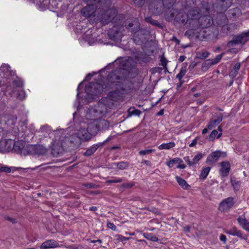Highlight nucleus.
I'll return each mask as SVG.
<instances>
[{"instance_id": "32", "label": "nucleus", "mask_w": 249, "mask_h": 249, "mask_svg": "<svg viewBox=\"0 0 249 249\" xmlns=\"http://www.w3.org/2000/svg\"><path fill=\"white\" fill-rule=\"evenodd\" d=\"M153 152H154V149H145V150H142L140 151L139 152V154L140 155H144L149 154L151 153H153Z\"/></svg>"}, {"instance_id": "29", "label": "nucleus", "mask_w": 249, "mask_h": 249, "mask_svg": "<svg viewBox=\"0 0 249 249\" xmlns=\"http://www.w3.org/2000/svg\"><path fill=\"white\" fill-rule=\"evenodd\" d=\"M209 55V53L207 51L200 52L197 53L196 56L198 58L204 59L207 57Z\"/></svg>"}, {"instance_id": "8", "label": "nucleus", "mask_w": 249, "mask_h": 249, "mask_svg": "<svg viewBox=\"0 0 249 249\" xmlns=\"http://www.w3.org/2000/svg\"><path fill=\"white\" fill-rule=\"evenodd\" d=\"M233 198L231 197H228L220 202L219 209L220 211H224L230 209L233 205Z\"/></svg>"}, {"instance_id": "40", "label": "nucleus", "mask_w": 249, "mask_h": 249, "mask_svg": "<svg viewBox=\"0 0 249 249\" xmlns=\"http://www.w3.org/2000/svg\"><path fill=\"white\" fill-rule=\"evenodd\" d=\"M107 226L108 228L114 231H116L117 229L116 226L113 223H107Z\"/></svg>"}, {"instance_id": "57", "label": "nucleus", "mask_w": 249, "mask_h": 249, "mask_svg": "<svg viewBox=\"0 0 249 249\" xmlns=\"http://www.w3.org/2000/svg\"><path fill=\"white\" fill-rule=\"evenodd\" d=\"M133 24L132 23H130L128 24V26L126 27L127 28L132 27L133 26Z\"/></svg>"}, {"instance_id": "55", "label": "nucleus", "mask_w": 249, "mask_h": 249, "mask_svg": "<svg viewBox=\"0 0 249 249\" xmlns=\"http://www.w3.org/2000/svg\"><path fill=\"white\" fill-rule=\"evenodd\" d=\"M173 40H175L177 42V43L178 44H179V40L176 37H173Z\"/></svg>"}, {"instance_id": "3", "label": "nucleus", "mask_w": 249, "mask_h": 249, "mask_svg": "<svg viewBox=\"0 0 249 249\" xmlns=\"http://www.w3.org/2000/svg\"><path fill=\"white\" fill-rule=\"evenodd\" d=\"M105 111L102 109V107L98 106L96 107L89 108L87 111L86 118L87 120H93L92 126H97V122L98 118H100Z\"/></svg>"}, {"instance_id": "62", "label": "nucleus", "mask_w": 249, "mask_h": 249, "mask_svg": "<svg viewBox=\"0 0 249 249\" xmlns=\"http://www.w3.org/2000/svg\"><path fill=\"white\" fill-rule=\"evenodd\" d=\"M143 162H144L145 164H148V162H149V161L145 160Z\"/></svg>"}, {"instance_id": "12", "label": "nucleus", "mask_w": 249, "mask_h": 249, "mask_svg": "<svg viewBox=\"0 0 249 249\" xmlns=\"http://www.w3.org/2000/svg\"><path fill=\"white\" fill-rule=\"evenodd\" d=\"M202 158V154L201 153H198L196 155L192 160L190 159L189 157H185L183 159L186 162L189 166H193L196 164L199 160Z\"/></svg>"}, {"instance_id": "5", "label": "nucleus", "mask_w": 249, "mask_h": 249, "mask_svg": "<svg viewBox=\"0 0 249 249\" xmlns=\"http://www.w3.org/2000/svg\"><path fill=\"white\" fill-rule=\"evenodd\" d=\"M63 138H55L52 145V153L54 156H58L64 150L63 145Z\"/></svg>"}, {"instance_id": "18", "label": "nucleus", "mask_w": 249, "mask_h": 249, "mask_svg": "<svg viewBox=\"0 0 249 249\" xmlns=\"http://www.w3.org/2000/svg\"><path fill=\"white\" fill-rule=\"evenodd\" d=\"M226 233L233 235L242 238H244L242 236L243 233L241 231L238 230L237 228L235 227H233L230 230H227L225 231Z\"/></svg>"}, {"instance_id": "50", "label": "nucleus", "mask_w": 249, "mask_h": 249, "mask_svg": "<svg viewBox=\"0 0 249 249\" xmlns=\"http://www.w3.org/2000/svg\"><path fill=\"white\" fill-rule=\"evenodd\" d=\"M185 56L181 55L179 56L178 60L180 62H183L185 59Z\"/></svg>"}, {"instance_id": "54", "label": "nucleus", "mask_w": 249, "mask_h": 249, "mask_svg": "<svg viewBox=\"0 0 249 249\" xmlns=\"http://www.w3.org/2000/svg\"><path fill=\"white\" fill-rule=\"evenodd\" d=\"M146 19V21H147L148 22H150L151 23V24H155V22H152L150 20V18H147Z\"/></svg>"}, {"instance_id": "42", "label": "nucleus", "mask_w": 249, "mask_h": 249, "mask_svg": "<svg viewBox=\"0 0 249 249\" xmlns=\"http://www.w3.org/2000/svg\"><path fill=\"white\" fill-rule=\"evenodd\" d=\"M220 240L223 242L224 243H225L227 240L226 236L224 234H221L220 235Z\"/></svg>"}, {"instance_id": "51", "label": "nucleus", "mask_w": 249, "mask_h": 249, "mask_svg": "<svg viewBox=\"0 0 249 249\" xmlns=\"http://www.w3.org/2000/svg\"><path fill=\"white\" fill-rule=\"evenodd\" d=\"M99 122L100 123V124H107V122L104 120H100L99 121Z\"/></svg>"}, {"instance_id": "19", "label": "nucleus", "mask_w": 249, "mask_h": 249, "mask_svg": "<svg viewBox=\"0 0 249 249\" xmlns=\"http://www.w3.org/2000/svg\"><path fill=\"white\" fill-rule=\"evenodd\" d=\"M218 130L220 131V133H218V131L217 130H213L209 135V141H213L216 137L218 139L221 137L222 135V129L220 126H219L218 128Z\"/></svg>"}, {"instance_id": "46", "label": "nucleus", "mask_w": 249, "mask_h": 249, "mask_svg": "<svg viewBox=\"0 0 249 249\" xmlns=\"http://www.w3.org/2000/svg\"><path fill=\"white\" fill-rule=\"evenodd\" d=\"M83 186L88 188H92L94 187V185L92 183H86L84 184Z\"/></svg>"}, {"instance_id": "1", "label": "nucleus", "mask_w": 249, "mask_h": 249, "mask_svg": "<svg viewBox=\"0 0 249 249\" xmlns=\"http://www.w3.org/2000/svg\"><path fill=\"white\" fill-rule=\"evenodd\" d=\"M94 4H89L84 7L81 11V14L85 17H89L91 16L97 17L98 19L103 24H107L111 21L116 16L117 11L115 9L98 8Z\"/></svg>"}, {"instance_id": "6", "label": "nucleus", "mask_w": 249, "mask_h": 249, "mask_svg": "<svg viewBox=\"0 0 249 249\" xmlns=\"http://www.w3.org/2000/svg\"><path fill=\"white\" fill-rule=\"evenodd\" d=\"M249 39V31L234 37L232 40L228 43V46L229 47H231L237 44H244Z\"/></svg>"}, {"instance_id": "31", "label": "nucleus", "mask_w": 249, "mask_h": 249, "mask_svg": "<svg viewBox=\"0 0 249 249\" xmlns=\"http://www.w3.org/2000/svg\"><path fill=\"white\" fill-rule=\"evenodd\" d=\"M13 85L15 87H22L23 86V82L22 80L20 79H15L13 81Z\"/></svg>"}, {"instance_id": "28", "label": "nucleus", "mask_w": 249, "mask_h": 249, "mask_svg": "<svg viewBox=\"0 0 249 249\" xmlns=\"http://www.w3.org/2000/svg\"><path fill=\"white\" fill-rule=\"evenodd\" d=\"M181 159L178 158H174L166 162V165L169 167L172 168L175 164H178V162H180Z\"/></svg>"}, {"instance_id": "30", "label": "nucleus", "mask_w": 249, "mask_h": 249, "mask_svg": "<svg viewBox=\"0 0 249 249\" xmlns=\"http://www.w3.org/2000/svg\"><path fill=\"white\" fill-rule=\"evenodd\" d=\"M114 77H115V79H118V76L116 75V71L111 72L108 76L109 81L112 83L116 82L114 81Z\"/></svg>"}, {"instance_id": "36", "label": "nucleus", "mask_w": 249, "mask_h": 249, "mask_svg": "<svg viewBox=\"0 0 249 249\" xmlns=\"http://www.w3.org/2000/svg\"><path fill=\"white\" fill-rule=\"evenodd\" d=\"M130 239L129 237H124L121 235H119L117 238V240L124 243L126 241Z\"/></svg>"}, {"instance_id": "27", "label": "nucleus", "mask_w": 249, "mask_h": 249, "mask_svg": "<svg viewBox=\"0 0 249 249\" xmlns=\"http://www.w3.org/2000/svg\"><path fill=\"white\" fill-rule=\"evenodd\" d=\"M210 170L211 168L209 167L203 168L201 171L200 178H202V179H205L208 175Z\"/></svg>"}, {"instance_id": "38", "label": "nucleus", "mask_w": 249, "mask_h": 249, "mask_svg": "<svg viewBox=\"0 0 249 249\" xmlns=\"http://www.w3.org/2000/svg\"><path fill=\"white\" fill-rule=\"evenodd\" d=\"M10 69V66L7 64H3L1 67V70L3 71H8Z\"/></svg>"}, {"instance_id": "56", "label": "nucleus", "mask_w": 249, "mask_h": 249, "mask_svg": "<svg viewBox=\"0 0 249 249\" xmlns=\"http://www.w3.org/2000/svg\"><path fill=\"white\" fill-rule=\"evenodd\" d=\"M163 113V110H160L158 113V115H162Z\"/></svg>"}, {"instance_id": "23", "label": "nucleus", "mask_w": 249, "mask_h": 249, "mask_svg": "<svg viewBox=\"0 0 249 249\" xmlns=\"http://www.w3.org/2000/svg\"><path fill=\"white\" fill-rule=\"evenodd\" d=\"M175 146L174 142H169L168 143H163L158 146L160 150H169Z\"/></svg>"}, {"instance_id": "4", "label": "nucleus", "mask_w": 249, "mask_h": 249, "mask_svg": "<svg viewBox=\"0 0 249 249\" xmlns=\"http://www.w3.org/2000/svg\"><path fill=\"white\" fill-rule=\"evenodd\" d=\"M100 126H92V124L88 125L87 129L81 128L76 133L77 138L81 141L89 140L91 138V133L96 132L100 128Z\"/></svg>"}, {"instance_id": "63", "label": "nucleus", "mask_w": 249, "mask_h": 249, "mask_svg": "<svg viewBox=\"0 0 249 249\" xmlns=\"http://www.w3.org/2000/svg\"><path fill=\"white\" fill-rule=\"evenodd\" d=\"M90 242L92 243H95L97 242V241H96V240H91L90 241Z\"/></svg>"}, {"instance_id": "43", "label": "nucleus", "mask_w": 249, "mask_h": 249, "mask_svg": "<svg viewBox=\"0 0 249 249\" xmlns=\"http://www.w3.org/2000/svg\"><path fill=\"white\" fill-rule=\"evenodd\" d=\"M160 61H161V65L163 67H165L167 65V62H166V59L164 57H162L161 58Z\"/></svg>"}, {"instance_id": "25", "label": "nucleus", "mask_w": 249, "mask_h": 249, "mask_svg": "<svg viewBox=\"0 0 249 249\" xmlns=\"http://www.w3.org/2000/svg\"><path fill=\"white\" fill-rule=\"evenodd\" d=\"M143 236L147 240L153 242H158L159 240L158 238L152 233H143Z\"/></svg>"}, {"instance_id": "26", "label": "nucleus", "mask_w": 249, "mask_h": 249, "mask_svg": "<svg viewBox=\"0 0 249 249\" xmlns=\"http://www.w3.org/2000/svg\"><path fill=\"white\" fill-rule=\"evenodd\" d=\"M240 68V63H236L232 70L230 72V75L233 77H234L236 76L237 74L238 73V72Z\"/></svg>"}, {"instance_id": "7", "label": "nucleus", "mask_w": 249, "mask_h": 249, "mask_svg": "<svg viewBox=\"0 0 249 249\" xmlns=\"http://www.w3.org/2000/svg\"><path fill=\"white\" fill-rule=\"evenodd\" d=\"M227 154L225 152L216 151L209 155L206 161L208 163H214L217 161L220 158H225Z\"/></svg>"}, {"instance_id": "9", "label": "nucleus", "mask_w": 249, "mask_h": 249, "mask_svg": "<svg viewBox=\"0 0 249 249\" xmlns=\"http://www.w3.org/2000/svg\"><path fill=\"white\" fill-rule=\"evenodd\" d=\"M6 144L12 145V150L16 152H20L24 147V142L21 141L13 142L11 140L5 142Z\"/></svg>"}, {"instance_id": "21", "label": "nucleus", "mask_w": 249, "mask_h": 249, "mask_svg": "<svg viewBox=\"0 0 249 249\" xmlns=\"http://www.w3.org/2000/svg\"><path fill=\"white\" fill-rule=\"evenodd\" d=\"M176 180L178 183L179 186L183 189H189L190 188V186L187 183V182L182 178L177 176L176 177Z\"/></svg>"}, {"instance_id": "41", "label": "nucleus", "mask_w": 249, "mask_h": 249, "mask_svg": "<svg viewBox=\"0 0 249 249\" xmlns=\"http://www.w3.org/2000/svg\"><path fill=\"white\" fill-rule=\"evenodd\" d=\"M131 113L133 115L139 116L141 114V111L138 109H134L133 111H131Z\"/></svg>"}, {"instance_id": "37", "label": "nucleus", "mask_w": 249, "mask_h": 249, "mask_svg": "<svg viewBox=\"0 0 249 249\" xmlns=\"http://www.w3.org/2000/svg\"><path fill=\"white\" fill-rule=\"evenodd\" d=\"M135 184L134 183L131 182V183H123L122 185V186L124 188H125L127 189L130 188L134 186Z\"/></svg>"}, {"instance_id": "39", "label": "nucleus", "mask_w": 249, "mask_h": 249, "mask_svg": "<svg viewBox=\"0 0 249 249\" xmlns=\"http://www.w3.org/2000/svg\"><path fill=\"white\" fill-rule=\"evenodd\" d=\"M185 165L183 163V161L181 159L180 162H178V165L177 166V168L179 169H184L185 168Z\"/></svg>"}, {"instance_id": "61", "label": "nucleus", "mask_w": 249, "mask_h": 249, "mask_svg": "<svg viewBox=\"0 0 249 249\" xmlns=\"http://www.w3.org/2000/svg\"><path fill=\"white\" fill-rule=\"evenodd\" d=\"M97 242H98L99 243H102V241L100 239H98V240H96Z\"/></svg>"}, {"instance_id": "24", "label": "nucleus", "mask_w": 249, "mask_h": 249, "mask_svg": "<svg viewBox=\"0 0 249 249\" xmlns=\"http://www.w3.org/2000/svg\"><path fill=\"white\" fill-rule=\"evenodd\" d=\"M129 164L126 162H120L118 163H114L112 164V168H115L117 167L120 170H124L128 167Z\"/></svg>"}, {"instance_id": "16", "label": "nucleus", "mask_w": 249, "mask_h": 249, "mask_svg": "<svg viewBox=\"0 0 249 249\" xmlns=\"http://www.w3.org/2000/svg\"><path fill=\"white\" fill-rule=\"evenodd\" d=\"M223 120V115L221 114L216 119H213L207 125L209 129H212L218 125Z\"/></svg>"}, {"instance_id": "52", "label": "nucleus", "mask_w": 249, "mask_h": 249, "mask_svg": "<svg viewBox=\"0 0 249 249\" xmlns=\"http://www.w3.org/2000/svg\"><path fill=\"white\" fill-rule=\"evenodd\" d=\"M208 129H209L208 128V127L205 128L204 129H203V130H202V134H205L207 133L208 132Z\"/></svg>"}, {"instance_id": "59", "label": "nucleus", "mask_w": 249, "mask_h": 249, "mask_svg": "<svg viewBox=\"0 0 249 249\" xmlns=\"http://www.w3.org/2000/svg\"><path fill=\"white\" fill-rule=\"evenodd\" d=\"M96 0H93V1L95 2ZM87 2H92V0H85Z\"/></svg>"}, {"instance_id": "64", "label": "nucleus", "mask_w": 249, "mask_h": 249, "mask_svg": "<svg viewBox=\"0 0 249 249\" xmlns=\"http://www.w3.org/2000/svg\"><path fill=\"white\" fill-rule=\"evenodd\" d=\"M112 39H115V36H113L112 37Z\"/></svg>"}, {"instance_id": "10", "label": "nucleus", "mask_w": 249, "mask_h": 249, "mask_svg": "<svg viewBox=\"0 0 249 249\" xmlns=\"http://www.w3.org/2000/svg\"><path fill=\"white\" fill-rule=\"evenodd\" d=\"M221 169H220V174L223 177H227L231 169V165L229 162L224 161L221 162Z\"/></svg>"}, {"instance_id": "22", "label": "nucleus", "mask_w": 249, "mask_h": 249, "mask_svg": "<svg viewBox=\"0 0 249 249\" xmlns=\"http://www.w3.org/2000/svg\"><path fill=\"white\" fill-rule=\"evenodd\" d=\"M186 72V66H183L180 70L179 72L177 74L176 77L179 80V85L183 83L182 78L185 75Z\"/></svg>"}, {"instance_id": "48", "label": "nucleus", "mask_w": 249, "mask_h": 249, "mask_svg": "<svg viewBox=\"0 0 249 249\" xmlns=\"http://www.w3.org/2000/svg\"><path fill=\"white\" fill-rule=\"evenodd\" d=\"M36 149H40L42 150V152L41 153H39V154H41L42 153H45L46 151L45 149L43 147H42V146H41L40 145L36 146Z\"/></svg>"}, {"instance_id": "33", "label": "nucleus", "mask_w": 249, "mask_h": 249, "mask_svg": "<svg viewBox=\"0 0 249 249\" xmlns=\"http://www.w3.org/2000/svg\"><path fill=\"white\" fill-rule=\"evenodd\" d=\"M231 183L234 188L236 190H238L240 186V182L236 181L235 180L231 179Z\"/></svg>"}, {"instance_id": "47", "label": "nucleus", "mask_w": 249, "mask_h": 249, "mask_svg": "<svg viewBox=\"0 0 249 249\" xmlns=\"http://www.w3.org/2000/svg\"><path fill=\"white\" fill-rule=\"evenodd\" d=\"M5 218L12 223H15L16 222V220L14 218H10L8 216L5 217Z\"/></svg>"}, {"instance_id": "15", "label": "nucleus", "mask_w": 249, "mask_h": 249, "mask_svg": "<svg viewBox=\"0 0 249 249\" xmlns=\"http://www.w3.org/2000/svg\"><path fill=\"white\" fill-rule=\"evenodd\" d=\"M58 245V243H57V242L55 241V240H50L46 241L45 242H43L41 244L40 248L43 249L53 248L57 247Z\"/></svg>"}, {"instance_id": "58", "label": "nucleus", "mask_w": 249, "mask_h": 249, "mask_svg": "<svg viewBox=\"0 0 249 249\" xmlns=\"http://www.w3.org/2000/svg\"><path fill=\"white\" fill-rule=\"evenodd\" d=\"M200 96V93H197L194 94V96L196 97H198Z\"/></svg>"}, {"instance_id": "13", "label": "nucleus", "mask_w": 249, "mask_h": 249, "mask_svg": "<svg viewBox=\"0 0 249 249\" xmlns=\"http://www.w3.org/2000/svg\"><path fill=\"white\" fill-rule=\"evenodd\" d=\"M107 142V140L103 142H99L92 145L85 152L84 155L89 156L92 155L98 148L104 145Z\"/></svg>"}, {"instance_id": "44", "label": "nucleus", "mask_w": 249, "mask_h": 249, "mask_svg": "<svg viewBox=\"0 0 249 249\" xmlns=\"http://www.w3.org/2000/svg\"><path fill=\"white\" fill-rule=\"evenodd\" d=\"M205 62H204L202 65V70H203L204 71L207 70L210 66H212V65H208V64L205 65Z\"/></svg>"}, {"instance_id": "49", "label": "nucleus", "mask_w": 249, "mask_h": 249, "mask_svg": "<svg viewBox=\"0 0 249 249\" xmlns=\"http://www.w3.org/2000/svg\"><path fill=\"white\" fill-rule=\"evenodd\" d=\"M197 141L196 139H194L193 142L189 144L190 147H193L195 146L196 144Z\"/></svg>"}, {"instance_id": "35", "label": "nucleus", "mask_w": 249, "mask_h": 249, "mask_svg": "<svg viewBox=\"0 0 249 249\" xmlns=\"http://www.w3.org/2000/svg\"><path fill=\"white\" fill-rule=\"evenodd\" d=\"M123 181V179L119 178L118 179H109L106 181V183L110 184L112 183H120Z\"/></svg>"}, {"instance_id": "11", "label": "nucleus", "mask_w": 249, "mask_h": 249, "mask_svg": "<svg viewBox=\"0 0 249 249\" xmlns=\"http://www.w3.org/2000/svg\"><path fill=\"white\" fill-rule=\"evenodd\" d=\"M88 88L94 89V91L92 92V94H98L103 90V87L97 83H90L88 87H86V90L87 92L89 91Z\"/></svg>"}, {"instance_id": "53", "label": "nucleus", "mask_w": 249, "mask_h": 249, "mask_svg": "<svg viewBox=\"0 0 249 249\" xmlns=\"http://www.w3.org/2000/svg\"><path fill=\"white\" fill-rule=\"evenodd\" d=\"M89 210L92 211H95L97 210V208L96 207H91L89 208Z\"/></svg>"}, {"instance_id": "14", "label": "nucleus", "mask_w": 249, "mask_h": 249, "mask_svg": "<svg viewBox=\"0 0 249 249\" xmlns=\"http://www.w3.org/2000/svg\"><path fill=\"white\" fill-rule=\"evenodd\" d=\"M122 93L120 90H116L109 92L108 97L112 101H118L122 98Z\"/></svg>"}, {"instance_id": "17", "label": "nucleus", "mask_w": 249, "mask_h": 249, "mask_svg": "<svg viewBox=\"0 0 249 249\" xmlns=\"http://www.w3.org/2000/svg\"><path fill=\"white\" fill-rule=\"evenodd\" d=\"M237 220L240 226L244 230L249 232V222L246 218L241 216H239Z\"/></svg>"}, {"instance_id": "45", "label": "nucleus", "mask_w": 249, "mask_h": 249, "mask_svg": "<svg viewBox=\"0 0 249 249\" xmlns=\"http://www.w3.org/2000/svg\"><path fill=\"white\" fill-rule=\"evenodd\" d=\"M191 227L189 226H187L183 227V231L185 233H188L190 232Z\"/></svg>"}, {"instance_id": "20", "label": "nucleus", "mask_w": 249, "mask_h": 249, "mask_svg": "<svg viewBox=\"0 0 249 249\" xmlns=\"http://www.w3.org/2000/svg\"><path fill=\"white\" fill-rule=\"evenodd\" d=\"M223 53L217 55L214 59H207L205 61V64H208V65H213L218 63L219 61L221 59Z\"/></svg>"}, {"instance_id": "60", "label": "nucleus", "mask_w": 249, "mask_h": 249, "mask_svg": "<svg viewBox=\"0 0 249 249\" xmlns=\"http://www.w3.org/2000/svg\"><path fill=\"white\" fill-rule=\"evenodd\" d=\"M138 242L146 243V241L144 240H138Z\"/></svg>"}, {"instance_id": "2", "label": "nucleus", "mask_w": 249, "mask_h": 249, "mask_svg": "<svg viewBox=\"0 0 249 249\" xmlns=\"http://www.w3.org/2000/svg\"><path fill=\"white\" fill-rule=\"evenodd\" d=\"M187 16L189 20H192V22L189 23L193 24V29L198 28H205L211 25L210 18L208 16L200 17V13L198 9H193L189 11Z\"/></svg>"}, {"instance_id": "34", "label": "nucleus", "mask_w": 249, "mask_h": 249, "mask_svg": "<svg viewBox=\"0 0 249 249\" xmlns=\"http://www.w3.org/2000/svg\"><path fill=\"white\" fill-rule=\"evenodd\" d=\"M11 171L10 167L7 166H3L0 167V173L1 172H5V173H10Z\"/></svg>"}]
</instances>
